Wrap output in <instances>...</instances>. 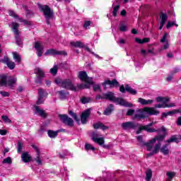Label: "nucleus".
I'll use <instances>...</instances> for the list:
<instances>
[{
	"instance_id": "nucleus-1",
	"label": "nucleus",
	"mask_w": 181,
	"mask_h": 181,
	"mask_svg": "<svg viewBox=\"0 0 181 181\" xmlns=\"http://www.w3.org/2000/svg\"><path fill=\"white\" fill-rule=\"evenodd\" d=\"M96 100H108L109 101H112V103H116V104H119V105H122L123 107H133L132 103H129L127 102L122 98L115 97V94L112 92H107L106 93H103L102 95H98L96 96Z\"/></svg>"
},
{
	"instance_id": "nucleus-2",
	"label": "nucleus",
	"mask_w": 181,
	"mask_h": 181,
	"mask_svg": "<svg viewBox=\"0 0 181 181\" xmlns=\"http://www.w3.org/2000/svg\"><path fill=\"white\" fill-rule=\"evenodd\" d=\"M56 84L62 88L66 90H71V91H77V87L73 84V81L70 78L61 79L57 78L55 80Z\"/></svg>"
},
{
	"instance_id": "nucleus-3",
	"label": "nucleus",
	"mask_w": 181,
	"mask_h": 181,
	"mask_svg": "<svg viewBox=\"0 0 181 181\" xmlns=\"http://www.w3.org/2000/svg\"><path fill=\"white\" fill-rule=\"evenodd\" d=\"M38 8L40 12L43 13L46 19V23H47V25H50L49 21L53 18V10H52V8H50L47 5L38 4Z\"/></svg>"
},
{
	"instance_id": "nucleus-4",
	"label": "nucleus",
	"mask_w": 181,
	"mask_h": 181,
	"mask_svg": "<svg viewBox=\"0 0 181 181\" xmlns=\"http://www.w3.org/2000/svg\"><path fill=\"white\" fill-rule=\"evenodd\" d=\"M15 83H16V78H13V76H1L0 86L1 87H10V88H12Z\"/></svg>"
},
{
	"instance_id": "nucleus-5",
	"label": "nucleus",
	"mask_w": 181,
	"mask_h": 181,
	"mask_svg": "<svg viewBox=\"0 0 181 181\" xmlns=\"http://www.w3.org/2000/svg\"><path fill=\"white\" fill-rule=\"evenodd\" d=\"M170 98H166V97H157L156 98V100L157 101V103H163V104H157L155 105L156 108H170L172 107H175V103H170L169 105L166 104V103L170 101Z\"/></svg>"
},
{
	"instance_id": "nucleus-6",
	"label": "nucleus",
	"mask_w": 181,
	"mask_h": 181,
	"mask_svg": "<svg viewBox=\"0 0 181 181\" xmlns=\"http://www.w3.org/2000/svg\"><path fill=\"white\" fill-rule=\"evenodd\" d=\"M59 118L63 124L68 127H73V125H74V121H73V119L69 117L67 115H59Z\"/></svg>"
},
{
	"instance_id": "nucleus-7",
	"label": "nucleus",
	"mask_w": 181,
	"mask_h": 181,
	"mask_svg": "<svg viewBox=\"0 0 181 181\" xmlns=\"http://www.w3.org/2000/svg\"><path fill=\"white\" fill-rule=\"evenodd\" d=\"M138 127L136 123L134 122H125L121 124V127L124 131H131L132 129H135Z\"/></svg>"
},
{
	"instance_id": "nucleus-8",
	"label": "nucleus",
	"mask_w": 181,
	"mask_h": 181,
	"mask_svg": "<svg viewBox=\"0 0 181 181\" xmlns=\"http://www.w3.org/2000/svg\"><path fill=\"white\" fill-rule=\"evenodd\" d=\"M92 140L93 142H95V144H98L100 146L104 145V143L105 142L104 141V137H99L101 136V134H98L97 132H93L91 134Z\"/></svg>"
},
{
	"instance_id": "nucleus-9",
	"label": "nucleus",
	"mask_w": 181,
	"mask_h": 181,
	"mask_svg": "<svg viewBox=\"0 0 181 181\" xmlns=\"http://www.w3.org/2000/svg\"><path fill=\"white\" fill-rule=\"evenodd\" d=\"M148 112L146 111V107H144L143 109H139L137 111V114L134 115V119H141L148 118Z\"/></svg>"
},
{
	"instance_id": "nucleus-10",
	"label": "nucleus",
	"mask_w": 181,
	"mask_h": 181,
	"mask_svg": "<svg viewBox=\"0 0 181 181\" xmlns=\"http://www.w3.org/2000/svg\"><path fill=\"white\" fill-rule=\"evenodd\" d=\"M49 54H52V56H67L66 51H57L54 49H49L47 50V52L45 53V55L49 56Z\"/></svg>"
},
{
	"instance_id": "nucleus-11",
	"label": "nucleus",
	"mask_w": 181,
	"mask_h": 181,
	"mask_svg": "<svg viewBox=\"0 0 181 181\" xmlns=\"http://www.w3.org/2000/svg\"><path fill=\"white\" fill-rule=\"evenodd\" d=\"M35 74H37L35 79V83L37 84H42V78L45 77V71H43V70L39 67L35 68Z\"/></svg>"
},
{
	"instance_id": "nucleus-12",
	"label": "nucleus",
	"mask_w": 181,
	"mask_h": 181,
	"mask_svg": "<svg viewBox=\"0 0 181 181\" xmlns=\"http://www.w3.org/2000/svg\"><path fill=\"white\" fill-rule=\"evenodd\" d=\"M78 77L81 81H85L86 83H88L89 84H93V78L88 77L87 73L86 71H80L78 74Z\"/></svg>"
},
{
	"instance_id": "nucleus-13",
	"label": "nucleus",
	"mask_w": 181,
	"mask_h": 181,
	"mask_svg": "<svg viewBox=\"0 0 181 181\" xmlns=\"http://www.w3.org/2000/svg\"><path fill=\"white\" fill-rule=\"evenodd\" d=\"M0 62H1V63H4V64H6L10 70H13V69H15V66H16L14 62L9 60V58L8 57H4L0 60Z\"/></svg>"
},
{
	"instance_id": "nucleus-14",
	"label": "nucleus",
	"mask_w": 181,
	"mask_h": 181,
	"mask_svg": "<svg viewBox=\"0 0 181 181\" xmlns=\"http://www.w3.org/2000/svg\"><path fill=\"white\" fill-rule=\"evenodd\" d=\"M119 91L123 93H125V91H127V93H129V94H132V95H136V90L131 88L129 85H126L125 88L124 87V85H122L119 87Z\"/></svg>"
},
{
	"instance_id": "nucleus-15",
	"label": "nucleus",
	"mask_w": 181,
	"mask_h": 181,
	"mask_svg": "<svg viewBox=\"0 0 181 181\" xmlns=\"http://www.w3.org/2000/svg\"><path fill=\"white\" fill-rule=\"evenodd\" d=\"M90 114H91V110L90 109L85 110L82 113L81 116V122L83 124H87V119L90 117Z\"/></svg>"
},
{
	"instance_id": "nucleus-16",
	"label": "nucleus",
	"mask_w": 181,
	"mask_h": 181,
	"mask_svg": "<svg viewBox=\"0 0 181 181\" xmlns=\"http://www.w3.org/2000/svg\"><path fill=\"white\" fill-rule=\"evenodd\" d=\"M35 49L37 50V56L38 57H42V54H43V49H45V47L40 44L39 42H35Z\"/></svg>"
},
{
	"instance_id": "nucleus-17",
	"label": "nucleus",
	"mask_w": 181,
	"mask_h": 181,
	"mask_svg": "<svg viewBox=\"0 0 181 181\" xmlns=\"http://www.w3.org/2000/svg\"><path fill=\"white\" fill-rule=\"evenodd\" d=\"M155 123L151 122V123H149L148 124H147L146 126H141V129H144V131H146V132H149V133L158 132L159 130L151 127Z\"/></svg>"
},
{
	"instance_id": "nucleus-18",
	"label": "nucleus",
	"mask_w": 181,
	"mask_h": 181,
	"mask_svg": "<svg viewBox=\"0 0 181 181\" xmlns=\"http://www.w3.org/2000/svg\"><path fill=\"white\" fill-rule=\"evenodd\" d=\"M33 149L37 152V156L34 158V160L37 162L38 165H42V159H40V150L39 148L35 145L32 146Z\"/></svg>"
},
{
	"instance_id": "nucleus-19",
	"label": "nucleus",
	"mask_w": 181,
	"mask_h": 181,
	"mask_svg": "<svg viewBox=\"0 0 181 181\" xmlns=\"http://www.w3.org/2000/svg\"><path fill=\"white\" fill-rule=\"evenodd\" d=\"M106 84H108L111 88L119 86V83L117 82V79H113L112 81H110V80L105 81L103 83L104 88H105Z\"/></svg>"
},
{
	"instance_id": "nucleus-20",
	"label": "nucleus",
	"mask_w": 181,
	"mask_h": 181,
	"mask_svg": "<svg viewBox=\"0 0 181 181\" xmlns=\"http://www.w3.org/2000/svg\"><path fill=\"white\" fill-rule=\"evenodd\" d=\"M146 111L148 115H158L160 112L157 110L155 107H146Z\"/></svg>"
},
{
	"instance_id": "nucleus-21",
	"label": "nucleus",
	"mask_w": 181,
	"mask_h": 181,
	"mask_svg": "<svg viewBox=\"0 0 181 181\" xmlns=\"http://www.w3.org/2000/svg\"><path fill=\"white\" fill-rule=\"evenodd\" d=\"M21 159L24 163H28L32 160V157L28 153H23L21 154Z\"/></svg>"
},
{
	"instance_id": "nucleus-22",
	"label": "nucleus",
	"mask_w": 181,
	"mask_h": 181,
	"mask_svg": "<svg viewBox=\"0 0 181 181\" xmlns=\"http://www.w3.org/2000/svg\"><path fill=\"white\" fill-rule=\"evenodd\" d=\"M155 139H151L148 143H144L143 146H146L147 151L150 152V151H152L153 149V146L155 145Z\"/></svg>"
},
{
	"instance_id": "nucleus-23",
	"label": "nucleus",
	"mask_w": 181,
	"mask_h": 181,
	"mask_svg": "<svg viewBox=\"0 0 181 181\" xmlns=\"http://www.w3.org/2000/svg\"><path fill=\"white\" fill-rule=\"evenodd\" d=\"M93 128L94 129H98L99 128H100L101 129H103V131H105L109 129L108 126H105V124L102 122L93 124Z\"/></svg>"
},
{
	"instance_id": "nucleus-24",
	"label": "nucleus",
	"mask_w": 181,
	"mask_h": 181,
	"mask_svg": "<svg viewBox=\"0 0 181 181\" xmlns=\"http://www.w3.org/2000/svg\"><path fill=\"white\" fill-rule=\"evenodd\" d=\"M35 109L36 114L40 115V117H42V118H46L47 117V115L46 114L45 110H40V108H39V106H35Z\"/></svg>"
},
{
	"instance_id": "nucleus-25",
	"label": "nucleus",
	"mask_w": 181,
	"mask_h": 181,
	"mask_svg": "<svg viewBox=\"0 0 181 181\" xmlns=\"http://www.w3.org/2000/svg\"><path fill=\"white\" fill-rule=\"evenodd\" d=\"M23 8L25 11L26 18H28V19H30V18H33L35 16V13L29 10V8H28V6H23Z\"/></svg>"
},
{
	"instance_id": "nucleus-26",
	"label": "nucleus",
	"mask_w": 181,
	"mask_h": 181,
	"mask_svg": "<svg viewBox=\"0 0 181 181\" xmlns=\"http://www.w3.org/2000/svg\"><path fill=\"white\" fill-rule=\"evenodd\" d=\"M139 103L141 104V105H149L153 104V100H145L144 98H139Z\"/></svg>"
},
{
	"instance_id": "nucleus-27",
	"label": "nucleus",
	"mask_w": 181,
	"mask_h": 181,
	"mask_svg": "<svg viewBox=\"0 0 181 181\" xmlns=\"http://www.w3.org/2000/svg\"><path fill=\"white\" fill-rule=\"evenodd\" d=\"M114 110V105L110 104L107 107V108L105 109L104 115H111V112H112Z\"/></svg>"
},
{
	"instance_id": "nucleus-28",
	"label": "nucleus",
	"mask_w": 181,
	"mask_h": 181,
	"mask_svg": "<svg viewBox=\"0 0 181 181\" xmlns=\"http://www.w3.org/2000/svg\"><path fill=\"white\" fill-rule=\"evenodd\" d=\"M168 144H164L163 146L160 148V151L161 153L163 155H169V148H168Z\"/></svg>"
},
{
	"instance_id": "nucleus-29",
	"label": "nucleus",
	"mask_w": 181,
	"mask_h": 181,
	"mask_svg": "<svg viewBox=\"0 0 181 181\" xmlns=\"http://www.w3.org/2000/svg\"><path fill=\"white\" fill-rule=\"evenodd\" d=\"M11 28L15 33V35H19V23H11Z\"/></svg>"
},
{
	"instance_id": "nucleus-30",
	"label": "nucleus",
	"mask_w": 181,
	"mask_h": 181,
	"mask_svg": "<svg viewBox=\"0 0 181 181\" xmlns=\"http://www.w3.org/2000/svg\"><path fill=\"white\" fill-rule=\"evenodd\" d=\"M71 45L73 46L74 47H79V48L84 47V44L81 41L71 42Z\"/></svg>"
},
{
	"instance_id": "nucleus-31",
	"label": "nucleus",
	"mask_w": 181,
	"mask_h": 181,
	"mask_svg": "<svg viewBox=\"0 0 181 181\" xmlns=\"http://www.w3.org/2000/svg\"><path fill=\"white\" fill-rule=\"evenodd\" d=\"M165 144H170L172 142H175L176 144H179V139L175 135L172 136L169 139L166 140Z\"/></svg>"
},
{
	"instance_id": "nucleus-32",
	"label": "nucleus",
	"mask_w": 181,
	"mask_h": 181,
	"mask_svg": "<svg viewBox=\"0 0 181 181\" xmlns=\"http://www.w3.org/2000/svg\"><path fill=\"white\" fill-rule=\"evenodd\" d=\"M160 18L161 19L160 23H162V25H165V23H166V21H168V15L166 13H161Z\"/></svg>"
},
{
	"instance_id": "nucleus-33",
	"label": "nucleus",
	"mask_w": 181,
	"mask_h": 181,
	"mask_svg": "<svg viewBox=\"0 0 181 181\" xmlns=\"http://www.w3.org/2000/svg\"><path fill=\"white\" fill-rule=\"evenodd\" d=\"M47 134H48V136L49 138H57V135H59V132H57V131L54 132V131H52V130H48Z\"/></svg>"
},
{
	"instance_id": "nucleus-34",
	"label": "nucleus",
	"mask_w": 181,
	"mask_h": 181,
	"mask_svg": "<svg viewBox=\"0 0 181 181\" xmlns=\"http://www.w3.org/2000/svg\"><path fill=\"white\" fill-rule=\"evenodd\" d=\"M60 100H66L67 97V93L65 92V90H59L57 92Z\"/></svg>"
},
{
	"instance_id": "nucleus-35",
	"label": "nucleus",
	"mask_w": 181,
	"mask_h": 181,
	"mask_svg": "<svg viewBox=\"0 0 181 181\" xmlns=\"http://www.w3.org/2000/svg\"><path fill=\"white\" fill-rule=\"evenodd\" d=\"M57 71H59V66L57 64L54 65V67L49 70V73H51L52 76H56Z\"/></svg>"
},
{
	"instance_id": "nucleus-36",
	"label": "nucleus",
	"mask_w": 181,
	"mask_h": 181,
	"mask_svg": "<svg viewBox=\"0 0 181 181\" xmlns=\"http://www.w3.org/2000/svg\"><path fill=\"white\" fill-rule=\"evenodd\" d=\"M38 95L39 97L45 98V97L47 96V92L45 89H38Z\"/></svg>"
},
{
	"instance_id": "nucleus-37",
	"label": "nucleus",
	"mask_w": 181,
	"mask_h": 181,
	"mask_svg": "<svg viewBox=\"0 0 181 181\" xmlns=\"http://www.w3.org/2000/svg\"><path fill=\"white\" fill-rule=\"evenodd\" d=\"M81 103L82 104H88V103H91V98L88 97H82L81 98Z\"/></svg>"
},
{
	"instance_id": "nucleus-38",
	"label": "nucleus",
	"mask_w": 181,
	"mask_h": 181,
	"mask_svg": "<svg viewBox=\"0 0 181 181\" xmlns=\"http://www.w3.org/2000/svg\"><path fill=\"white\" fill-rule=\"evenodd\" d=\"M13 57L15 62H16L17 63H21V55H19V54H18V52H14L13 54Z\"/></svg>"
},
{
	"instance_id": "nucleus-39",
	"label": "nucleus",
	"mask_w": 181,
	"mask_h": 181,
	"mask_svg": "<svg viewBox=\"0 0 181 181\" xmlns=\"http://www.w3.org/2000/svg\"><path fill=\"white\" fill-rule=\"evenodd\" d=\"M146 181H151V179H152V170H147L146 173Z\"/></svg>"
},
{
	"instance_id": "nucleus-40",
	"label": "nucleus",
	"mask_w": 181,
	"mask_h": 181,
	"mask_svg": "<svg viewBox=\"0 0 181 181\" xmlns=\"http://www.w3.org/2000/svg\"><path fill=\"white\" fill-rule=\"evenodd\" d=\"M16 45H18V46H23V45L22 43V39H21L19 34H16Z\"/></svg>"
},
{
	"instance_id": "nucleus-41",
	"label": "nucleus",
	"mask_w": 181,
	"mask_h": 181,
	"mask_svg": "<svg viewBox=\"0 0 181 181\" xmlns=\"http://www.w3.org/2000/svg\"><path fill=\"white\" fill-rule=\"evenodd\" d=\"M23 148V144L21 141L17 142V152L18 153H21L22 152V149Z\"/></svg>"
},
{
	"instance_id": "nucleus-42",
	"label": "nucleus",
	"mask_w": 181,
	"mask_h": 181,
	"mask_svg": "<svg viewBox=\"0 0 181 181\" xmlns=\"http://www.w3.org/2000/svg\"><path fill=\"white\" fill-rule=\"evenodd\" d=\"M85 150L86 151H95V147L91 146V144H86L85 145Z\"/></svg>"
},
{
	"instance_id": "nucleus-43",
	"label": "nucleus",
	"mask_w": 181,
	"mask_h": 181,
	"mask_svg": "<svg viewBox=\"0 0 181 181\" xmlns=\"http://www.w3.org/2000/svg\"><path fill=\"white\" fill-rule=\"evenodd\" d=\"M69 114L74 118L75 121L78 122V117H77V114L74 113L72 110H69Z\"/></svg>"
},
{
	"instance_id": "nucleus-44",
	"label": "nucleus",
	"mask_w": 181,
	"mask_h": 181,
	"mask_svg": "<svg viewBox=\"0 0 181 181\" xmlns=\"http://www.w3.org/2000/svg\"><path fill=\"white\" fill-rule=\"evenodd\" d=\"M153 139H155V142H156V141H158V142H162V141L165 139V136L159 135L154 137Z\"/></svg>"
},
{
	"instance_id": "nucleus-45",
	"label": "nucleus",
	"mask_w": 181,
	"mask_h": 181,
	"mask_svg": "<svg viewBox=\"0 0 181 181\" xmlns=\"http://www.w3.org/2000/svg\"><path fill=\"white\" fill-rule=\"evenodd\" d=\"M1 119L6 124H11V122H12V120H11V119L8 118V116H1Z\"/></svg>"
},
{
	"instance_id": "nucleus-46",
	"label": "nucleus",
	"mask_w": 181,
	"mask_h": 181,
	"mask_svg": "<svg viewBox=\"0 0 181 181\" xmlns=\"http://www.w3.org/2000/svg\"><path fill=\"white\" fill-rule=\"evenodd\" d=\"M3 163H8V165H11L12 158H11V157H7L6 158H4L3 160Z\"/></svg>"
},
{
	"instance_id": "nucleus-47",
	"label": "nucleus",
	"mask_w": 181,
	"mask_h": 181,
	"mask_svg": "<svg viewBox=\"0 0 181 181\" xmlns=\"http://www.w3.org/2000/svg\"><path fill=\"white\" fill-rule=\"evenodd\" d=\"M119 9V5L115 6L113 8V12H112L113 16H115V17L117 16V13Z\"/></svg>"
},
{
	"instance_id": "nucleus-48",
	"label": "nucleus",
	"mask_w": 181,
	"mask_h": 181,
	"mask_svg": "<svg viewBox=\"0 0 181 181\" xmlns=\"http://www.w3.org/2000/svg\"><path fill=\"white\" fill-rule=\"evenodd\" d=\"M162 144L160 143H158L156 144L155 147H154V153H158V151H159V149H160V146Z\"/></svg>"
},
{
	"instance_id": "nucleus-49",
	"label": "nucleus",
	"mask_w": 181,
	"mask_h": 181,
	"mask_svg": "<svg viewBox=\"0 0 181 181\" xmlns=\"http://www.w3.org/2000/svg\"><path fill=\"white\" fill-rule=\"evenodd\" d=\"M175 113V111H170V112H166V113L163 112V113H162V117L165 118V117H168V115H172Z\"/></svg>"
},
{
	"instance_id": "nucleus-50",
	"label": "nucleus",
	"mask_w": 181,
	"mask_h": 181,
	"mask_svg": "<svg viewBox=\"0 0 181 181\" xmlns=\"http://www.w3.org/2000/svg\"><path fill=\"white\" fill-rule=\"evenodd\" d=\"M9 16H12L13 18H15L16 19L18 18H19V16L16 15V13H15L13 12V11H9Z\"/></svg>"
},
{
	"instance_id": "nucleus-51",
	"label": "nucleus",
	"mask_w": 181,
	"mask_h": 181,
	"mask_svg": "<svg viewBox=\"0 0 181 181\" xmlns=\"http://www.w3.org/2000/svg\"><path fill=\"white\" fill-rule=\"evenodd\" d=\"M137 140L139 141V142H140L141 146H144V145H145V143H144V140L142 139V136H137Z\"/></svg>"
},
{
	"instance_id": "nucleus-52",
	"label": "nucleus",
	"mask_w": 181,
	"mask_h": 181,
	"mask_svg": "<svg viewBox=\"0 0 181 181\" xmlns=\"http://www.w3.org/2000/svg\"><path fill=\"white\" fill-rule=\"evenodd\" d=\"M119 30L121 32H127V25L122 24L121 26L119 27Z\"/></svg>"
},
{
	"instance_id": "nucleus-53",
	"label": "nucleus",
	"mask_w": 181,
	"mask_h": 181,
	"mask_svg": "<svg viewBox=\"0 0 181 181\" xmlns=\"http://www.w3.org/2000/svg\"><path fill=\"white\" fill-rule=\"evenodd\" d=\"M43 103H45V100H43V98L39 96L38 100L37 101V105H40V104H43Z\"/></svg>"
},
{
	"instance_id": "nucleus-54",
	"label": "nucleus",
	"mask_w": 181,
	"mask_h": 181,
	"mask_svg": "<svg viewBox=\"0 0 181 181\" xmlns=\"http://www.w3.org/2000/svg\"><path fill=\"white\" fill-rule=\"evenodd\" d=\"M90 25H91V22L90 21H86L83 24V28H85V29H88L90 27Z\"/></svg>"
},
{
	"instance_id": "nucleus-55",
	"label": "nucleus",
	"mask_w": 181,
	"mask_h": 181,
	"mask_svg": "<svg viewBox=\"0 0 181 181\" xmlns=\"http://www.w3.org/2000/svg\"><path fill=\"white\" fill-rule=\"evenodd\" d=\"M134 112H135V110H132V109H130L127 111V115L128 117H131V115H134Z\"/></svg>"
},
{
	"instance_id": "nucleus-56",
	"label": "nucleus",
	"mask_w": 181,
	"mask_h": 181,
	"mask_svg": "<svg viewBox=\"0 0 181 181\" xmlns=\"http://www.w3.org/2000/svg\"><path fill=\"white\" fill-rule=\"evenodd\" d=\"M175 176V173L168 172L167 173V177L169 179H172Z\"/></svg>"
},
{
	"instance_id": "nucleus-57",
	"label": "nucleus",
	"mask_w": 181,
	"mask_h": 181,
	"mask_svg": "<svg viewBox=\"0 0 181 181\" xmlns=\"http://www.w3.org/2000/svg\"><path fill=\"white\" fill-rule=\"evenodd\" d=\"M167 36H168V34L165 33L162 39L160 40L161 43H165V42H168V40H166Z\"/></svg>"
},
{
	"instance_id": "nucleus-58",
	"label": "nucleus",
	"mask_w": 181,
	"mask_h": 181,
	"mask_svg": "<svg viewBox=\"0 0 181 181\" xmlns=\"http://www.w3.org/2000/svg\"><path fill=\"white\" fill-rule=\"evenodd\" d=\"M0 94L2 97H9V93L5 91H0Z\"/></svg>"
},
{
	"instance_id": "nucleus-59",
	"label": "nucleus",
	"mask_w": 181,
	"mask_h": 181,
	"mask_svg": "<svg viewBox=\"0 0 181 181\" xmlns=\"http://www.w3.org/2000/svg\"><path fill=\"white\" fill-rule=\"evenodd\" d=\"M175 25V22H170L169 21L168 23H167V29H169V28H172V26H174Z\"/></svg>"
},
{
	"instance_id": "nucleus-60",
	"label": "nucleus",
	"mask_w": 181,
	"mask_h": 181,
	"mask_svg": "<svg viewBox=\"0 0 181 181\" xmlns=\"http://www.w3.org/2000/svg\"><path fill=\"white\" fill-rule=\"evenodd\" d=\"M180 71V68H175L173 71L171 72V74H176V73H179Z\"/></svg>"
},
{
	"instance_id": "nucleus-61",
	"label": "nucleus",
	"mask_w": 181,
	"mask_h": 181,
	"mask_svg": "<svg viewBox=\"0 0 181 181\" xmlns=\"http://www.w3.org/2000/svg\"><path fill=\"white\" fill-rule=\"evenodd\" d=\"M101 89V86H100V85H94L93 86V90L94 91H97L98 90Z\"/></svg>"
},
{
	"instance_id": "nucleus-62",
	"label": "nucleus",
	"mask_w": 181,
	"mask_h": 181,
	"mask_svg": "<svg viewBox=\"0 0 181 181\" xmlns=\"http://www.w3.org/2000/svg\"><path fill=\"white\" fill-rule=\"evenodd\" d=\"M163 49L164 50L169 49V42L166 41L165 44L163 47Z\"/></svg>"
},
{
	"instance_id": "nucleus-63",
	"label": "nucleus",
	"mask_w": 181,
	"mask_h": 181,
	"mask_svg": "<svg viewBox=\"0 0 181 181\" xmlns=\"http://www.w3.org/2000/svg\"><path fill=\"white\" fill-rule=\"evenodd\" d=\"M23 23H24L25 26H30V25H32L30 21H27V20H24Z\"/></svg>"
},
{
	"instance_id": "nucleus-64",
	"label": "nucleus",
	"mask_w": 181,
	"mask_h": 181,
	"mask_svg": "<svg viewBox=\"0 0 181 181\" xmlns=\"http://www.w3.org/2000/svg\"><path fill=\"white\" fill-rule=\"evenodd\" d=\"M177 125H178L179 127H181V116L179 117L177 119Z\"/></svg>"
}]
</instances>
